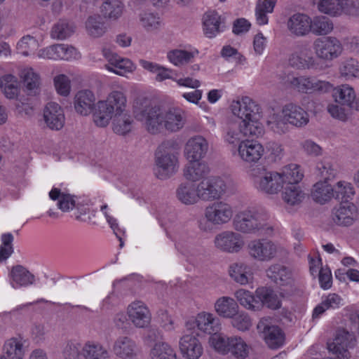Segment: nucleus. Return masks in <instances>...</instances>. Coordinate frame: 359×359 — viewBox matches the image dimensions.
<instances>
[{"mask_svg": "<svg viewBox=\"0 0 359 359\" xmlns=\"http://www.w3.org/2000/svg\"><path fill=\"white\" fill-rule=\"evenodd\" d=\"M229 109L239 122L232 120L226 123L222 134L224 142L238 145L243 140V136L259 138L264 135L262 109L251 97L243 96L233 100Z\"/></svg>", "mask_w": 359, "mask_h": 359, "instance_id": "nucleus-1", "label": "nucleus"}, {"mask_svg": "<svg viewBox=\"0 0 359 359\" xmlns=\"http://www.w3.org/2000/svg\"><path fill=\"white\" fill-rule=\"evenodd\" d=\"M133 114L137 120L145 122L147 130L152 134L160 133L163 128L169 132L180 129V109L177 107L162 110L149 99L138 98L134 102Z\"/></svg>", "mask_w": 359, "mask_h": 359, "instance_id": "nucleus-2", "label": "nucleus"}, {"mask_svg": "<svg viewBox=\"0 0 359 359\" xmlns=\"http://www.w3.org/2000/svg\"><path fill=\"white\" fill-rule=\"evenodd\" d=\"M296 163H290L282 167L278 170H267L264 167L257 166L249 171V177L253 187L262 194L277 196L280 193L285 182Z\"/></svg>", "mask_w": 359, "mask_h": 359, "instance_id": "nucleus-3", "label": "nucleus"}, {"mask_svg": "<svg viewBox=\"0 0 359 359\" xmlns=\"http://www.w3.org/2000/svg\"><path fill=\"white\" fill-rule=\"evenodd\" d=\"M233 229L243 234L264 235L273 231L269 213L257 207H249L238 212L233 220Z\"/></svg>", "mask_w": 359, "mask_h": 359, "instance_id": "nucleus-4", "label": "nucleus"}, {"mask_svg": "<svg viewBox=\"0 0 359 359\" xmlns=\"http://www.w3.org/2000/svg\"><path fill=\"white\" fill-rule=\"evenodd\" d=\"M309 122L308 112L301 106L287 103L281 109V114H273L267 121L269 128L276 133L282 135L288 131V124L302 128Z\"/></svg>", "mask_w": 359, "mask_h": 359, "instance_id": "nucleus-5", "label": "nucleus"}, {"mask_svg": "<svg viewBox=\"0 0 359 359\" xmlns=\"http://www.w3.org/2000/svg\"><path fill=\"white\" fill-rule=\"evenodd\" d=\"M234 213L233 205L227 201H214L205 208L203 217L198 221V227L204 232H210L215 226L229 224Z\"/></svg>", "mask_w": 359, "mask_h": 359, "instance_id": "nucleus-6", "label": "nucleus"}, {"mask_svg": "<svg viewBox=\"0 0 359 359\" xmlns=\"http://www.w3.org/2000/svg\"><path fill=\"white\" fill-rule=\"evenodd\" d=\"M126 96L121 90L111 91L105 100L97 103L93 121L99 127L107 126L114 116L126 111Z\"/></svg>", "mask_w": 359, "mask_h": 359, "instance_id": "nucleus-7", "label": "nucleus"}, {"mask_svg": "<svg viewBox=\"0 0 359 359\" xmlns=\"http://www.w3.org/2000/svg\"><path fill=\"white\" fill-rule=\"evenodd\" d=\"M179 151L180 144L177 140H165L158 146L155 153V174L158 178L164 180L177 172Z\"/></svg>", "mask_w": 359, "mask_h": 359, "instance_id": "nucleus-8", "label": "nucleus"}, {"mask_svg": "<svg viewBox=\"0 0 359 359\" xmlns=\"http://www.w3.org/2000/svg\"><path fill=\"white\" fill-rule=\"evenodd\" d=\"M201 201H216L225 194L236 191V184L231 179L210 176L198 183Z\"/></svg>", "mask_w": 359, "mask_h": 359, "instance_id": "nucleus-9", "label": "nucleus"}, {"mask_svg": "<svg viewBox=\"0 0 359 359\" xmlns=\"http://www.w3.org/2000/svg\"><path fill=\"white\" fill-rule=\"evenodd\" d=\"M281 190V199L286 207L294 208L299 206L306 199V193L299 184L304 177V172L300 165L295 164Z\"/></svg>", "mask_w": 359, "mask_h": 359, "instance_id": "nucleus-10", "label": "nucleus"}, {"mask_svg": "<svg viewBox=\"0 0 359 359\" xmlns=\"http://www.w3.org/2000/svg\"><path fill=\"white\" fill-rule=\"evenodd\" d=\"M247 250L252 259L261 262H270L285 252V249L281 245L266 238L251 241Z\"/></svg>", "mask_w": 359, "mask_h": 359, "instance_id": "nucleus-11", "label": "nucleus"}, {"mask_svg": "<svg viewBox=\"0 0 359 359\" xmlns=\"http://www.w3.org/2000/svg\"><path fill=\"white\" fill-rule=\"evenodd\" d=\"M313 53L317 60L331 62L337 59L343 53L341 41L332 36L316 38L312 43Z\"/></svg>", "mask_w": 359, "mask_h": 359, "instance_id": "nucleus-12", "label": "nucleus"}, {"mask_svg": "<svg viewBox=\"0 0 359 359\" xmlns=\"http://www.w3.org/2000/svg\"><path fill=\"white\" fill-rule=\"evenodd\" d=\"M213 244L219 252L237 254L243 250L245 241L244 236L236 230H226L215 235Z\"/></svg>", "mask_w": 359, "mask_h": 359, "instance_id": "nucleus-13", "label": "nucleus"}, {"mask_svg": "<svg viewBox=\"0 0 359 359\" xmlns=\"http://www.w3.org/2000/svg\"><path fill=\"white\" fill-rule=\"evenodd\" d=\"M290 87L302 93H325L328 92L332 85L330 82L320 80L314 76H289L287 80Z\"/></svg>", "mask_w": 359, "mask_h": 359, "instance_id": "nucleus-14", "label": "nucleus"}, {"mask_svg": "<svg viewBox=\"0 0 359 359\" xmlns=\"http://www.w3.org/2000/svg\"><path fill=\"white\" fill-rule=\"evenodd\" d=\"M289 64L301 70L320 69V62L316 60L311 48L306 44L297 46L290 54Z\"/></svg>", "mask_w": 359, "mask_h": 359, "instance_id": "nucleus-15", "label": "nucleus"}, {"mask_svg": "<svg viewBox=\"0 0 359 359\" xmlns=\"http://www.w3.org/2000/svg\"><path fill=\"white\" fill-rule=\"evenodd\" d=\"M355 342L353 333L344 328H339L332 341L327 344V348L338 359H349L351 355L348 349L354 346Z\"/></svg>", "mask_w": 359, "mask_h": 359, "instance_id": "nucleus-16", "label": "nucleus"}, {"mask_svg": "<svg viewBox=\"0 0 359 359\" xmlns=\"http://www.w3.org/2000/svg\"><path fill=\"white\" fill-rule=\"evenodd\" d=\"M185 327L189 330L197 329L203 333L211 335L221 329V324L219 319L213 313L201 311L196 316L187 319Z\"/></svg>", "mask_w": 359, "mask_h": 359, "instance_id": "nucleus-17", "label": "nucleus"}, {"mask_svg": "<svg viewBox=\"0 0 359 359\" xmlns=\"http://www.w3.org/2000/svg\"><path fill=\"white\" fill-rule=\"evenodd\" d=\"M264 147L256 140L245 139L240 142L233 155L246 163H256L259 161L264 154Z\"/></svg>", "mask_w": 359, "mask_h": 359, "instance_id": "nucleus-18", "label": "nucleus"}, {"mask_svg": "<svg viewBox=\"0 0 359 359\" xmlns=\"http://www.w3.org/2000/svg\"><path fill=\"white\" fill-rule=\"evenodd\" d=\"M257 330L270 348H277L283 344L285 336L282 330L269 319H262L257 324Z\"/></svg>", "mask_w": 359, "mask_h": 359, "instance_id": "nucleus-19", "label": "nucleus"}, {"mask_svg": "<svg viewBox=\"0 0 359 359\" xmlns=\"http://www.w3.org/2000/svg\"><path fill=\"white\" fill-rule=\"evenodd\" d=\"M334 102L349 109L359 111V96L357 97L353 87L347 83L337 86L332 90Z\"/></svg>", "mask_w": 359, "mask_h": 359, "instance_id": "nucleus-20", "label": "nucleus"}, {"mask_svg": "<svg viewBox=\"0 0 359 359\" xmlns=\"http://www.w3.org/2000/svg\"><path fill=\"white\" fill-rule=\"evenodd\" d=\"M231 280L240 285H247L254 280V273L250 265L242 261L231 262L227 268Z\"/></svg>", "mask_w": 359, "mask_h": 359, "instance_id": "nucleus-21", "label": "nucleus"}, {"mask_svg": "<svg viewBox=\"0 0 359 359\" xmlns=\"http://www.w3.org/2000/svg\"><path fill=\"white\" fill-rule=\"evenodd\" d=\"M209 150L208 140L201 135L191 137L184 146V156L188 160H201Z\"/></svg>", "mask_w": 359, "mask_h": 359, "instance_id": "nucleus-22", "label": "nucleus"}, {"mask_svg": "<svg viewBox=\"0 0 359 359\" xmlns=\"http://www.w3.org/2000/svg\"><path fill=\"white\" fill-rule=\"evenodd\" d=\"M43 120L47 128L52 130H61L65 123V116L62 107L55 102H48L43 112Z\"/></svg>", "mask_w": 359, "mask_h": 359, "instance_id": "nucleus-23", "label": "nucleus"}, {"mask_svg": "<svg viewBox=\"0 0 359 359\" xmlns=\"http://www.w3.org/2000/svg\"><path fill=\"white\" fill-rule=\"evenodd\" d=\"M310 24V16L305 13H296L287 18L286 27L292 36L304 37L311 33Z\"/></svg>", "mask_w": 359, "mask_h": 359, "instance_id": "nucleus-24", "label": "nucleus"}, {"mask_svg": "<svg viewBox=\"0 0 359 359\" xmlns=\"http://www.w3.org/2000/svg\"><path fill=\"white\" fill-rule=\"evenodd\" d=\"M266 275L279 286H291L294 281L292 269L280 263L271 264L266 270Z\"/></svg>", "mask_w": 359, "mask_h": 359, "instance_id": "nucleus-25", "label": "nucleus"}, {"mask_svg": "<svg viewBox=\"0 0 359 359\" xmlns=\"http://www.w3.org/2000/svg\"><path fill=\"white\" fill-rule=\"evenodd\" d=\"M102 53L109 62V64L105 65L108 70L123 76L126 73L132 72L135 69V66L130 60L123 58L109 49L104 48Z\"/></svg>", "mask_w": 359, "mask_h": 359, "instance_id": "nucleus-26", "label": "nucleus"}, {"mask_svg": "<svg viewBox=\"0 0 359 359\" xmlns=\"http://www.w3.org/2000/svg\"><path fill=\"white\" fill-rule=\"evenodd\" d=\"M127 313L129 320L136 327L144 328L150 324V311L142 302L136 301L131 303L128 307Z\"/></svg>", "mask_w": 359, "mask_h": 359, "instance_id": "nucleus-27", "label": "nucleus"}, {"mask_svg": "<svg viewBox=\"0 0 359 359\" xmlns=\"http://www.w3.org/2000/svg\"><path fill=\"white\" fill-rule=\"evenodd\" d=\"M355 0H318L317 4L318 10L323 14L330 17H340L343 15H348V11L351 4Z\"/></svg>", "mask_w": 359, "mask_h": 359, "instance_id": "nucleus-28", "label": "nucleus"}, {"mask_svg": "<svg viewBox=\"0 0 359 359\" xmlns=\"http://www.w3.org/2000/svg\"><path fill=\"white\" fill-rule=\"evenodd\" d=\"M356 217L357 209L351 203H342L332 212L333 221L339 226H350L353 224Z\"/></svg>", "mask_w": 359, "mask_h": 359, "instance_id": "nucleus-29", "label": "nucleus"}, {"mask_svg": "<svg viewBox=\"0 0 359 359\" xmlns=\"http://www.w3.org/2000/svg\"><path fill=\"white\" fill-rule=\"evenodd\" d=\"M203 31L208 38H214L223 31L221 15L216 11H208L203 16Z\"/></svg>", "mask_w": 359, "mask_h": 359, "instance_id": "nucleus-30", "label": "nucleus"}, {"mask_svg": "<svg viewBox=\"0 0 359 359\" xmlns=\"http://www.w3.org/2000/svg\"><path fill=\"white\" fill-rule=\"evenodd\" d=\"M27 341L22 336L13 337L7 339L4 345L3 351L6 359H23L26 352Z\"/></svg>", "mask_w": 359, "mask_h": 359, "instance_id": "nucleus-31", "label": "nucleus"}, {"mask_svg": "<svg viewBox=\"0 0 359 359\" xmlns=\"http://www.w3.org/2000/svg\"><path fill=\"white\" fill-rule=\"evenodd\" d=\"M137 344L130 337L121 336L113 345L114 354L121 359H133L137 355Z\"/></svg>", "mask_w": 359, "mask_h": 359, "instance_id": "nucleus-32", "label": "nucleus"}, {"mask_svg": "<svg viewBox=\"0 0 359 359\" xmlns=\"http://www.w3.org/2000/svg\"><path fill=\"white\" fill-rule=\"evenodd\" d=\"M8 276L11 285L15 289L32 285L35 280L34 276L27 268L20 264L11 268Z\"/></svg>", "mask_w": 359, "mask_h": 359, "instance_id": "nucleus-33", "label": "nucleus"}, {"mask_svg": "<svg viewBox=\"0 0 359 359\" xmlns=\"http://www.w3.org/2000/svg\"><path fill=\"white\" fill-rule=\"evenodd\" d=\"M198 55L199 51L196 48L191 45L181 46V72L193 74L198 72L200 67L194 63Z\"/></svg>", "mask_w": 359, "mask_h": 359, "instance_id": "nucleus-34", "label": "nucleus"}, {"mask_svg": "<svg viewBox=\"0 0 359 359\" xmlns=\"http://www.w3.org/2000/svg\"><path fill=\"white\" fill-rule=\"evenodd\" d=\"M95 97L93 93L88 90L79 91L74 97V109L82 115H88L95 107Z\"/></svg>", "mask_w": 359, "mask_h": 359, "instance_id": "nucleus-35", "label": "nucleus"}, {"mask_svg": "<svg viewBox=\"0 0 359 359\" xmlns=\"http://www.w3.org/2000/svg\"><path fill=\"white\" fill-rule=\"evenodd\" d=\"M203 353V346L194 336H186L181 343V354L186 359H198Z\"/></svg>", "mask_w": 359, "mask_h": 359, "instance_id": "nucleus-36", "label": "nucleus"}, {"mask_svg": "<svg viewBox=\"0 0 359 359\" xmlns=\"http://www.w3.org/2000/svg\"><path fill=\"white\" fill-rule=\"evenodd\" d=\"M344 304V299L337 293H329L322 297L321 302L313 311V317L318 318L327 310L337 309Z\"/></svg>", "mask_w": 359, "mask_h": 359, "instance_id": "nucleus-37", "label": "nucleus"}, {"mask_svg": "<svg viewBox=\"0 0 359 359\" xmlns=\"http://www.w3.org/2000/svg\"><path fill=\"white\" fill-rule=\"evenodd\" d=\"M216 313L222 318H230L236 314L239 309L235 299L231 297L222 296L219 297L214 304Z\"/></svg>", "mask_w": 359, "mask_h": 359, "instance_id": "nucleus-38", "label": "nucleus"}, {"mask_svg": "<svg viewBox=\"0 0 359 359\" xmlns=\"http://www.w3.org/2000/svg\"><path fill=\"white\" fill-rule=\"evenodd\" d=\"M311 196L316 203L325 204L334 198L332 186L327 181L318 180L313 185Z\"/></svg>", "mask_w": 359, "mask_h": 359, "instance_id": "nucleus-39", "label": "nucleus"}, {"mask_svg": "<svg viewBox=\"0 0 359 359\" xmlns=\"http://www.w3.org/2000/svg\"><path fill=\"white\" fill-rule=\"evenodd\" d=\"M24 86L29 95L35 96L41 91L40 77L38 74L34 72L33 69H25L21 72Z\"/></svg>", "mask_w": 359, "mask_h": 359, "instance_id": "nucleus-40", "label": "nucleus"}, {"mask_svg": "<svg viewBox=\"0 0 359 359\" xmlns=\"http://www.w3.org/2000/svg\"><path fill=\"white\" fill-rule=\"evenodd\" d=\"M234 297L239 304L247 310L256 311L261 307V304L256 294L252 292L240 288L234 292Z\"/></svg>", "mask_w": 359, "mask_h": 359, "instance_id": "nucleus-41", "label": "nucleus"}, {"mask_svg": "<svg viewBox=\"0 0 359 359\" xmlns=\"http://www.w3.org/2000/svg\"><path fill=\"white\" fill-rule=\"evenodd\" d=\"M255 294L259 300L261 306L264 305L271 309H278L281 306L278 294L269 287H258L255 290Z\"/></svg>", "mask_w": 359, "mask_h": 359, "instance_id": "nucleus-42", "label": "nucleus"}, {"mask_svg": "<svg viewBox=\"0 0 359 359\" xmlns=\"http://www.w3.org/2000/svg\"><path fill=\"white\" fill-rule=\"evenodd\" d=\"M140 66L150 73L156 74L155 80L157 82H162L166 79H172V70L162 66L158 63L150 62L144 59L139 60Z\"/></svg>", "mask_w": 359, "mask_h": 359, "instance_id": "nucleus-43", "label": "nucleus"}, {"mask_svg": "<svg viewBox=\"0 0 359 359\" xmlns=\"http://www.w3.org/2000/svg\"><path fill=\"white\" fill-rule=\"evenodd\" d=\"M276 0H259L255 9V20L257 25L262 26L269 22V13H272L276 4Z\"/></svg>", "mask_w": 359, "mask_h": 359, "instance_id": "nucleus-44", "label": "nucleus"}, {"mask_svg": "<svg viewBox=\"0 0 359 359\" xmlns=\"http://www.w3.org/2000/svg\"><path fill=\"white\" fill-rule=\"evenodd\" d=\"M315 174L319 180L329 182L338 174L337 165L330 160H323L316 164Z\"/></svg>", "mask_w": 359, "mask_h": 359, "instance_id": "nucleus-45", "label": "nucleus"}, {"mask_svg": "<svg viewBox=\"0 0 359 359\" xmlns=\"http://www.w3.org/2000/svg\"><path fill=\"white\" fill-rule=\"evenodd\" d=\"M311 33L316 36H327L334 29L332 21L325 16L311 18Z\"/></svg>", "mask_w": 359, "mask_h": 359, "instance_id": "nucleus-46", "label": "nucleus"}, {"mask_svg": "<svg viewBox=\"0 0 359 359\" xmlns=\"http://www.w3.org/2000/svg\"><path fill=\"white\" fill-rule=\"evenodd\" d=\"M191 163L184 172V177L192 182L200 180L209 172L206 163L201 160H189Z\"/></svg>", "mask_w": 359, "mask_h": 359, "instance_id": "nucleus-47", "label": "nucleus"}, {"mask_svg": "<svg viewBox=\"0 0 359 359\" xmlns=\"http://www.w3.org/2000/svg\"><path fill=\"white\" fill-rule=\"evenodd\" d=\"M124 9V5L120 0H106L100 8L104 18L116 20L119 18Z\"/></svg>", "mask_w": 359, "mask_h": 359, "instance_id": "nucleus-48", "label": "nucleus"}, {"mask_svg": "<svg viewBox=\"0 0 359 359\" xmlns=\"http://www.w3.org/2000/svg\"><path fill=\"white\" fill-rule=\"evenodd\" d=\"M250 353V346L241 337L231 336L228 354L231 355L237 359L247 358Z\"/></svg>", "mask_w": 359, "mask_h": 359, "instance_id": "nucleus-49", "label": "nucleus"}, {"mask_svg": "<svg viewBox=\"0 0 359 359\" xmlns=\"http://www.w3.org/2000/svg\"><path fill=\"white\" fill-rule=\"evenodd\" d=\"M230 339L231 337L215 332L210 337L208 344L217 353L225 355L229 351Z\"/></svg>", "mask_w": 359, "mask_h": 359, "instance_id": "nucleus-50", "label": "nucleus"}, {"mask_svg": "<svg viewBox=\"0 0 359 359\" xmlns=\"http://www.w3.org/2000/svg\"><path fill=\"white\" fill-rule=\"evenodd\" d=\"M49 196L53 201H58L57 206L63 212L72 210L75 207L73 196L61 192L60 189H52L49 192Z\"/></svg>", "mask_w": 359, "mask_h": 359, "instance_id": "nucleus-51", "label": "nucleus"}, {"mask_svg": "<svg viewBox=\"0 0 359 359\" xmlns=\"http://www.w3.org/2000/svg\"><path fill=\"white\" fill-rule=\"evenodd\" d=\"M75 25L67 20H60L52 28V38L63 40L70 36L75 31Z\"/></svg>", "mask_w": 359, "mask_h": 359, "instance_id": "nucleus-52", "label": "nucleus"}, {"mask_svg": "<svg viewBox=\"0 0 359 359\" xmlns=\"http://www.w3.org/2000/svg\"><path fill=\"white\" fill-rule=\"evenodd\" d=\"M201 201L198 184L194 182L185 183L181 187V202L190 205L197 203Z\"/></svg>", "mask_w": 359, "mask_h": 359, "instance_id": "nucleus-53", "label": "nucleus"}, {"mask_svg": "<svg viewBox=\"0 0 359 359\" xmlns=\"http://www.w3.org/2000/svg\"><path fill=\"white\" fill-rule=\"evenodd\" d=\"M339 72L340 76L346 81L359 79V63L354 59H348L339 66Z\"/></svg>", "mask_w": 359, "mask_h": 359, "instance_id": "nucleus-54", "label": "nucleus"}, {"mask_svg": "<svg viewBox=\"0 0 359 359\" xmlns=\"http://www.w3.org/2000/svg\"><path fill=\"white\" fill-rule=\"evenodd\" d=\"M86 28L88 34L94 38L102 36L107 31L105 23L99 15L88 17L86 22Z\"/></svg>", "mask_w": 359, "mask_h": 359, "instance_id": "nucleus-55", "label": "nucleus"}, {"mask_svg": "<svg viewBox=\"0 0 359 359\" xmlns=\"http://www.w3.org/2000/svg\"><path fill=\"white\" fill-rule=\"evenodd\" d=\"M0 88L7 98H15L19 93L17 79L12 74L3 76L0 79Z\"/></svg>", "mask_w": 359, "mask_h": 359, "instance_id": "nucleus-56", "label": "nucleus"}, {"mask_svg": "<svg viewBox=\"0 0 359 359\" xmlns=\"http://www.w3.org/2000/svg\"><path fill=\"white\" fill-rule=\"evenodd\" d=\"M85 359H108L109 353L101 344L87 342L82 349Z\"/></svg>", "mask_w": 359, "mask_h": 359, "instance_id": "nucleus-57", "label": "nucleus"}, {"mask_svg": "<svg viewBox=\"0 0 359 359\" xmlns=\"http://www.w3.org/2000/svg\"><path fill=\"white\" fill-rule=\"evenodd\" d=\"M113 130L115 133L124 135L132 129L133 119L126 112L113 116Z\"/></svg>", "mask_w": 359, "mask_h": 359, "instance_id": "nucleus-58", "label": "nucleus"}, {"mask_svg": "<svg viewBox=\"0 0 359 359\" xmlns=\"http://www.w3.org/2000/svg\"><path fill=\"white\" fill-rule=\"evenodd\" d=\"M152 359H176L177 355L174 350L166 343H158L151 350Z\"/></svg>", "mask_w": 359, "mask_h": 359, "instance_id": "nucleus-59", "label": "nucleus"}, {"mask_svg": "<svg viewBox=\"0 0 359 359\" xmlns=\"http://www.w3.org/2000/svg\"><path fill=\"white\" fill-rule=\"evenodd\" d=\"M230 318L231 319V325L239 331H247L252 326V320L250 316L245 311H238L236 314Z\"/></svg>", "mask_w": 359, "mask_h": 359, "instance_id": "nucleus-60", "label": "nucleus"}, {"mask_svg": "<svg viewBox=\"0 0 359 359\" xmlns=\"http://www.w3.org/2000/svg\"><path fill=\"white\" fill-rule=\"evenodd\" d=\"M334 197L338 199L348 198L354 195L355 190L353 185L346 181H339L332 186Z\"/></svg>", "mask_w": 359, "mask_h": 359, "instance_id": "nucleus-61", "label": "nucleus"}, {"mask_svg": "<svg viewBox=\"0 0 359 359\" xmlns=\"http://www.w3.org/2000/svg\"><path fill=\"white\" fill-rule=\"evenodd\" d=\"M38 46V41L34 37L29 35L22 37L17 44L18 51L25 56L34 53Z\"/></svg>", "mask_w": 359, "mask_h": 359, "instance_id": "nucleus-62", "label": "nucleus"}, {"mask_svg": "<svg viewBox=\"0 0 359 359\" xmlns=\"http://www.w3.org/2000/svg\"><path fill=\"white\" fill-rule=\"evenodd\" d=\"M13 236L12 233H7L2 234V244L0 246V262L7 259L13 252Z\"/></svg>", "mask_w": 359, "mask_h": 359, "instance_id": "nucleus-63", "label": "nucleus"}, {"mask_svg": "<svg viewBox=\"0 0 359 359\" xmlns=\"http://www.w3.org/2000/svg\"><path fill=\"white\" fill-rule=\"evenodd\" d=\"M140 21L142 25L148 31L158 29L161 23L159 17L151 13L142 14Z\"/></svg>", "mask_w": 359, "mask_h": 359, "instance_id": "nucleus-64", "label": "nucleus"}]
</instances>
